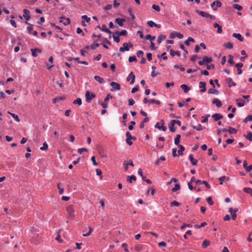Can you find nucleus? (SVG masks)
I'll list each match as a JSON object with an SVG mask.
<instances>
[{
    "instance_id": "obj_1",
    "label": "nucleus",
    "mask_w": 252,
    "mask_h": 252,
    "mask_svg": "<svg viewBox=\"0 0 252 252\" xmlns=\"http://www.w3.org/2000/svg\"><path fill=\"white\" fill-rule=\"evenodd\" d=\"M66 210L67 213L68 217L70 219H73L75 217V211L72 205H69L66 207Z\"/></svg>"
},
{
    "instance_id": "obj_2",
    "label": "nucleus",
    "mask_w": 252,
    "mask_h": 252,
    "mask_svg": "<svg viewBox=\"0 0 252 252\" xmlns=\"http://www.w3.org/2000/svg\"><path fill=\"white\" fill-rule=\"evenodd\" d=\"M195 12L199 15L201 16L202 17H207V18H211V19H213V20H214L215 19L216 17L215 16L212 15H211L206 12H204V11H199L198 10H196L195 11Z\"/></svg>"
},
{
    "instance_id": "obj_3",
    "label": "nucleus",
    "mask_w": 252,
    "mask_h": 252,
    "mask_svg": "<svg viewBox=\"0 0 252 252\" xmlns=\"http://www.w3.org/2000/svg\"><path fill=\"white\" fill-rule=\"evenodd\" d=\"M133 46V44L131 42L124 43L123 46L120 48L119 50L120 52H124L129 50V48Z\"/></svg>"
},
{
    "instance_id": "obj_4",
    "label": "nucleus",
    "mask_w": 252,
    "mask_h": 252,
    "mask_svg": "<svg viewBox=\"0 0 252 252\" xmlns=\"http://www.w3.org/2000/svg\"><path fill=\"white\" fill-rule=\"evenodd\" d=\"M164 122L163 120L160 121V123H157L155 125V127L157 128L160 130H162L163 131H165L166 130V127L164 126Z\"/></svg>"
},
{
    "instance_id": "obj_5",
    "label": "nucleus",
    "mask_w": 252,
    "mask_h": 252,
    "mask_svg": "<svg viewBox=\"0 0 252 252\" xmlns=\"http://www.w3.org/2000/svg\"><path fill=\"white\" fill-rule=\"evenodd\" d=\"M95 96V94L93 93H90L89 92L87 91L85 94L86 99L87 102H91L92 100Z\"/></svg>"
},
{
    "instance_id": "obj_6",
    "label": "nucleus",
    "mask_w": 252,
    "mask_h": 252,
    "mask_svg": "<svg viewBox=\"0 0 252 252\" xmlns=\"http://www.w3.org/2000/svg\"><path fill=\"white\" fill-rule=\"evenodd\" d=\"M237 211H238L237 209H236L234 210L233 209H232V208H230L229 209V212L230 213V214L231 215L232 220H236V217H237V215H236V213Z\"/></svg>"
},
{
    "instance_id": "obj_7",
    "label": "nucleus",
    "mask_w": 252,
    "mask_h": 252,
    "mask_svg": "<svg viewBox=\"0 0 252 252\" xmlns=\"http://www.w3.org/2000/svg\"><path fill=\"white\" fill-rule=\"evenodd\" d=\"M135 78V75L134 74L133 72H131L129 74V75L127 78V81H128L129 80H131L130 84H133L134 83Z\"/></svg>"
},
{
    "instance_id": "obj_8",
    "label": "nucleus",
    "mask_w": 252,
    "mask_h": 252,
    "mask_svg": "<svg viewBox=\"0 0 252 252\" xmlns=\"http://www.w3.org/2000/svg\"><path fill=\"white\" fill-rule=\"evenodd\" d=\"M126 142L127 144L128 145H130V146L132 144V142L131 141L132 140V136H131V135L130 134V133L128 131H127L126 132Z\"/></svg>"
},
{
    "instance_id": "obj_9",
    "label": "nucleus",
    "mask_w": 252,
    "mask_h": 252,
    "mask_svg": "<svg viewBox=\"0 0 252 252\" xmlns=\"http://www.w3.org/2000/svg\"><path fill=\"white\" fill-rule=\"evenodd\" d=\"M175 36H177L179 39H182L183 38V35L182 34H181V33L178 32H172L170 35V38H173Z\"/></svg>"
},
{
    "instance_id": "obj_10",
    "label": "nucleus",
    "mask_w": 252,
    "mask_h": 252,
    "mask_svg": "<svg viewBox=\"0 0 252 252\" xmlns=\"http://www.w3.org/2000/svg\"><path fill=\"white\" fill-rule=\"evenodd\" d=\"M23 12H24V14H23L24 18L27 21H29L30 19V11L28 10V9H24L23 10Z\"/></svg>"
},
{
    "instance_id": "obj_11",
    "label": "nucleus",
    "mask_w": 252,
    "mask_h": 252,
    "mask_svg": "<svg viewBox=\"0 0 252 252\" xmlns=\"http://www.w3.org/2000/svg\"><path fill=\"white\" fill-rule=\"evenodd\" d=\"M110 85L113 89L115 90H120L121 89L120 85L118 83L112 82L110 83Z\"/></svg>"
},
{
    "instance_id": "obj_12",
    "label": "nucleus",
    "mask_w": 252,
    "mask_h": 252,
    "mask_svg": "<svg viewBox=\"0 0 252 252\" xmlns=\"http://www.w3.org/2000/svg\"><path fill=\"white\" fill-rule=\"evenodd\" d=\"M126 21L125 19H121L117 18L115 19V22L119 25L120 26L123 27L124 26V23Z\"/></svg>"
},
{
    "instance_id": "obj_13",
    "label": "nucleus",
    "mask_w": 252,
    "mask_h": 252,
    "mask_svg": "<svg viewBox=\"0 0 252 252\" xmlns=\"http://www.w3.org/2000/svg\"><path fill=\"white\" fill-rule=\"evenodd\" d=\"M206 84L204 82H200L199 83V87L201 89L200 90V92L201 93H204L206 91Z\"/></svg>"
},
{
    "instance_id": "obj_14",
    "label": "nucleus",
    "mask_w": 252,
    "mask_h": 252,
    "mask_svg": "<svg viewBox=\"0 0 252 252\" xmlns=\"http://www.w3.org/2000/svg\"><path fill=\"white\" fill-rule=\"evenodd\" d=\"M226 82L228 84V86L231 87V86H235L236 83H234L231 78H227L226 79Z\"/></svg>"
},
{
    "instance_id": "obj_15",
    "label": "nucleus",
    "mask_w": 252,
    "mask_h": 252,
    "mask_svg": "<svg viewBox=\"0 0 252 252\" xmlns=\"http://www.w3.org/2000/svg\"><path fill=\"white\" fill-rule=\"evenodd\" d=\"M212 118L214 119V121H217L220 119H221L223 118V116L220 114L216 113L212 115Z\"/></svg>"
},
{
    "instance_id": "obj_16",
    "label": "nucleus",
    "mask_w": 252,
    "mask_h": 252,
    "mask_svg": "<svg viewBox=\"0 0 252 252\" xmlns=\"http://www.w3.org/2000/svg\"><path fill=\"white\" fill-rule=\"evenodd\" d=\"M61 22L63 23L65 26L68 25L70 23V20L69 18H66L65 17H62Z\"/></svg>"
},
{
    "instance_id": "obj_17",
    "label": "nucleus",
    "mask_w": 252,
    "mask_h": 252,
    "mask_svg": "<svg viewBox=\"0 0 252 252\" xmlns=\"http://www.w3.org/2000/svg\"><path fill=\"white\" fill-rule=\"evenodd\" d=\"M31 52L32 53V56L35 57L37 56V52H38V53H41V50L39 49H37V48H35V49H31Z\"/></svg>"
},
{
    "instance_id": "obj_18",
    "label": "nucleus",
    "mask_w": 252,
    "mask_h": 252,
    "mask_svg": "<svg viewBox=\"0 0 252 252\" xmlns=\"http://www.w3.org/2000/svg\"><path fill=\"white\" fill-rule=\"evenodd\" d=\"M213 103L215 104H216V105L217 106V107L218 108H220V107H221L222 106V103L221 102V101L218 99H214L213 101Z\"/></svg>"
},
{
    "instance_id": "obj_19",
    "label": "nucleus",
    "mask_w": 252,
    "mask_h": 252,
    "mask_svg": "<svg viewBox=\"0 0 252 252\" xmlns=\"http://www.w3.org/2000/svg\"><path fill=\"white\" fill-rule=\"evenodd\" d=\"M236 101L237 102L238 106L239 107H242L244 106L245 103V101L240 99H237L236 100Z\"/></svg>"
},
{
    "instance_id": "obj_20",
    "label": "nucleus",
    "mask_w": 252,
    "mask_h": 252,
    "mask_svg": "<svg viewBox=\"0 0 252 252\" xmlns=\"http://www.w3.org/2000/svg\"><path fill=\"white\" fill-rule=\"evenodd\" d=\"M232 36L235 38H237L240 41H243L244 40L243 37L242 36V35L240 33H234L232 34Z\"/></svg>"
},
{
    "instance_id": "obj_21",
    "label": "nucleus",
    "mask_w": 252,
    "mask_h": 252,
    "mask_svg": "<svg viewBox=\"0 0 252 252\" xmlns=\"http://www.w3.org/2000/svg\"><path fill=\"white\" fill-rule=\"evenodd\" d=\"M214 27L215 28H217V32L218 33H221L222 32V28L221 26L219 25L217 23L214 24Z\"/></svg>"
},
{
    "instance_id": "obj_22",
    "label": "nucleus",
    "mask_w": 252,
    "mask_h": 252,
    "mask_svg": "<svg viewBox=\"0 0 252 252\" xmlns=\"http://www.w3.org/2000/svg\"><path fill=\"white\" fill-rule=\"evenodd\" d=\"M116 34H117L118 36H125L127 34V31L125 30H122L120 32L117 31L116 32Z\"/></svg>"
},
{
    "instance_id": "obj_23",
    "label": "nucleus",
    "mask_w": 252,
    "mask_h": 252,
    "mask_svg": "<svg viewBox=\"0 0 252 252\" xmlns=\"http://www.w3.org/2000/svg\"><path fill=\"white\" fill-rule=\"evenodd\" d=\"M174 125L175 124L173 123L172 120L170 121V123L169 124L168 127L170 129V130L172 132H174L175 131V128H174Z\"/></svg>"
},
{
    "instance_id": "obj_24",
    "label": "nucleus",
    "mask_w": 252,
    "mask_h": 252,
    "mask_svg": "<svg viewBox=\"0 0 252 252\" xmlns=\"http://www.w3.org/2000/svg\"><path fill=\"white\" fill-rule=\"evenodd\" d=\"M181 88L184 90V92L186 93L190 90V88L186 84L181 85Z\"/></svg>"
},
{
    "instance_id": "obj_25",
    "label": "nucleus",
    "mask_w": 252,
    "mask_h": 252,
    "mask_svg": "<svg viewBox=\"0 0 252 252\" xmlns=\"http://www.w3.org/2000/svg\"><path fill=\"white\" fill-rule=\"evenodd\" d=\"M166 38V36L163 34L159 35L157 39V41L158 44H159L164 39Z\"/></svg>"
},
{
    "instance_id": "obj_26",
    "label": "nucleus",
    "mask_w": 252,
    "mask_h": 252,
    "mask_svg": "<svg viewBox=\"0 0 252 252\" xmlns=\"http://www.w3.org/2000/svg\"><path fill=\"white\" fill-rule=\"evenodd\" d=\"M189 159L192 165H196L197 163V160L194 159L192 155L189 156Z\"/></svg>"
},
{
    "instance_id": "obj_27",
    "label": "nucleus",
    "mask_w": 252,
    "mask_h": 252,
    "mask_svg": "<svg viewBox=\"0 0 252 252\" xmlns=\"http://www.w3.org/2000/svg\"><path fill=\"white\" fill-rule=\"evenodd\" d=\"M208 94H218L219 91L216 90L215 88L213 87L212 88L209 89Z\"/></svg>"
},
{
    "instance_id": "obj_28",
    "label": "nucleus",
    "mask_w": 252,
    "mask_h": 252,
    "mask_svg": "<svg viewBox=\"0 0 252 252\" xmlns=\"http://www.w3.org/2000/svg\"><path fill=\"white\" fill-rule=\"evenodd\" d=\"M170 54L172 57H174L175 55H177L178 57L181 56V54L179 51H175L173 49H171L170 50Z\"/></svg>"
},
{
    "instance_id": "obj_29",
    "label": "nucleus",
    "mask_w": 252,
    "mask_h": 252,
    "mask_svg": "<svg viewBox=\"0 0 252 252\" xmlns=\"http://www.w3.org/2000/svg\"><path fill=\"white\" fill-rule=\"evenodd\" d=\"M94 79L97 82H98L99 83H104V79L103 78L100 77L99 76H94Z\"/></svg>"
},
{
    "instance_id": "obj_30",
    "label": "nucleus",
    "mask_w": 252,
    "mask_h": 252,
    "mask_svg": "<svg viewBox=\"0 0 252 252\" xmlns=\"http://www.w3.org/2000/svg\"><path fill=\"white\" fill-rule=\"evenodd\" d=\"M8 113L12 116V117L16 121V122H20V119L18 116V115L14 114V113H12L10 112H8Z\"/></svg>"
},
{
    "instance_id": "obj_31",
    "label": "nucleus",
    "mask_w": 252,
    "mask_h": 252,
    "mask_svg": "<svg viewBox=\"0 0 252 252\" xmlns=\"http://www.w3.org/2000/svg\"><path fill=\"white\" fill-rule=\"evenodd\" d=\"M136 180V177L134 175H131L130 176L127 177V181L129 183H132V180L135 181Z\"/></svg>"
},
{
    "instance_id": "obj_32",
    "label": "nucleus",
    "mask_w": 252,
    "mask_h": 252,
    "mask_svg": "<svg viewBox=\"0 0 252 252\" xmlns=\"http://www.w3.org/2000/svg\"><path fill=\"white\" fill-rule=\"evenodd\" d=\"M243 191L247 193L250 194L252 196V189L250 188H244L243 189Z\"/></svg>"
},
{
    "instance_id": "obj_33",
    "label": "nucleus",
    "mask_w": 252,
    "mask_h": 252,
    "mask_svg": "<svg viewBox=\"0 0 252 252\" xmlns=\"http://www.w3.org/2000/svg\"><path fill=\"white\" fill-rule=\"evenodd\" d=\"M203 60L205 63H210L212 61V59L211 57H208L207 56L204 57L203 58Z\"/></svg>"
},
{
    "instance_id": "obj_34",
    "label": "nucleus",
    "mask_w": 252,
    "mask_h": 252,
    "mask_svg": "<svg viewBox=\"0 0 252 252\" xmlns=\"http://www.w3.org/2000/svg\"><path fill=\"white\" fill-rule=\"evenodd\" d=\"M232 7L239 11H241L243 9V7L238 4H233L232 5Z\"/></svg>"
},
{
    "instance_id": "obj_35",
    "label": "nucleus",
    "mask_w": 252,
    "mask_h": 252,
    "mask_svg": "<svg viewBox=\"0 0 252 252\" xmlns=\"http://www.w3.org/2000/svg\"><path fill=\"white\" fill-rule=\"evenodd\" d=\"M145 38L147 40H150L151 42H152L156 38L155 36H151V34H147L145 36Z\"/></svg>"
},
{
    "instance_id": "obj_36",
    "label": "nucleus",
    "mask_w": 252,
    "mask_h": 252,
    "mask_svg": "<svg viewBox=\"0 0 252 252\" xmlns=\"http://www.w3.org/2000/svg\"><path fill=\"white\" fill-rule=\"evenodd\" d=\"M227 131L230 134H233V133H236L237 132V130L235 128L230 126L228 127Z\"/></svg>"
},
{
    "instance_id": "obj_37",
    "label": "nucleus",
    "mask_w": 252,
    "mask_h": 252,
    "mask_svg": "<svg viewBox=\"0 0 252 252\" xmlns=\"http://www.w3.org/2000/svg\"><path fill=\"white\" fill-rule=\"evenodd\" d=\"M181 136L180 134H177L176 138H175L174 143L176 145H179L180 143Z\"/></svg>"
},
{
    "instance_id": "obj_38",
    "label": "nucleus",
    "mask_w": 252,
    "mask_h": 252,
    "mask_svg": "<svg viewBox=\"0 0 252 252\" xmlns=\"http://www.w3.org/2000/svg\"><path fill=\"white\" fill-rule=\"evenodd\" d=\"M101 30L103 32H105L107 33H111V31L109 29H107V28L106 27V26L105 25H102Z\"/></svg>"
},
{
    "instance_id": "obj_39",
    "label": "nucleus",
    "mask_w": 252,
    "mask_h": 252,
    "mask_svg": "<svg viewBox=\"0 0 252 252\" xmlns=\"http://www.w3.org/2000/svg\"><path fill=\"white\" fill-rule=\"evenodd\" d=\"M48 148V144L46 142H44L43 144V146L40 148V150L41 151H45L47 150Z\"/></svg>"
},
{
    "instance_id": "obj_40",
    "label": "nucleus",
    "mask_w": 252,
    "mask_h": 252,
    "mask_svg": "<svg viewBox=\"0 0 252 252\" xmlns=\"http://www.w3.org/2000/svg\"><path fill=\"white\" fill-rule=\"evenodd\" d=\"M245 137L250 140V141H252V132L251 131H249L248 132L247 134L246 135H245Z\"/></svg>"
},
{
    "instance_id": "obj_41",
    "label": "nucleus",
    "mask_w": 252,
    "mask_h": 252,
    "mask_svg": "<svg viewBox=\"0 0 252 252\" xmlns=\"http://www.w3.org/2000/svg\"><path fill=\"white\" fill-rule=\"evenodd\" d=\"M191 41V42H194V40L193 38H192L191 37H189L188 38V39L185 41V44L187 45V46H189L190 43H189V42Z\"/></svg>"
},
{
    "instance_id": "obj_42",
    "label": "nucleus",
    "mask_w": 252,
    "mask_h": 252,
    "mask_svg": "<svg viewBox=\"0 0 252 252\" xmlns=\"http://www.w3.org/2000/svg\"><path fill=\"white\" fill-rule=\"evenodd\" d=\"M73 104L81 105L82 104V100L80 98H77L73 101Z\"/></svg>"
},
{
    "instance_id": "obj_43",
    "label": "nucleus",
    "mask_w": 252,
    "mask_h": 252,
    "mask_svg": "<svg viewBox=\"0 0 252 252\" xmlns=\"http://www.w3.org/2000/svg\"><path fill=\"white\" fill-rule=\"evenodd\" d=\"M180 149L178 150V153L179 155H182L183 154V152L185 150V148L182 145H179Z\"/></svg>"
},
{
    "instance_id": "obj_44",
    "label": "nucleus",
    "mask_w": 252,
    "mask_h": 252,
    "mask_svg": "<svg viewBox=\"0 0 252 252\" xmlns=\"http://www.w3.org/2000/svg\"><path fill=\"white\" fill-rule=\"evenodd\" d=\"M224 46L228 49H232L233 48V44L231 42H227L224 44Z\"/></svg>"
},
{
    "instance_id": "obj_45",
    "label": "nucleus",
    "mask_w": 252,
    "mask_h": 252,
    "mask_svg": "<svg viewBox=\"0 0 252 252\" xmlns=\"http://www.w3.org/2000/svg\"><path fill=\"white\" fill-rule=\"evenodd\" d=\"M180 189V185L179 184H176L175 187L172 189V191L175 192Z\"/></svg>"
},
{
    "instance_id": "obj_46",
    "label": "nucleus",
    "mask_w": 252,
    "mask_h": 252,
    "mask_svg": "<svg viewBox=\"0 0 252 252\" xmlns=\"http://www.w3.org/2000/svg\"><path fill=\"white\" fill-rule=\"evenodd\" d=\"M209 245H210V242L208 240H205L203 241L202 244V246L203 248H205Z\"/></svg>"
},
{
    "instance_id": "obj_47",
    "label": "nucleus",
    "mask_w": 252,
    "mask_h": 252,
    "mask_svg": "<svg viewBox=\"0 0 252 252\" xmlns=\"http://www.w3.org/2000/svg\"><path fill=\"white\" fill-rule=\"evenodd\" d=\"M26 24L28 25V27H27V30L28 32L31 33V32L33 30V25L26 22Z\"/></svg>"
},
{
    "instance_id": "obj_48",
    "label": "nucleus",
    "mask_w": 252,
    "mask_h": 252,
    "mask_svg": "<svg viewBox=\"0 0 252 252\" xmlns=\"http://www.w3.org/2000/svg\"><path fill=\"white\" fill-rule=\"evenodd\" d=\"M60 183H58L57 188H58V189L59 190V194H63L64 192V189H63V188H60Z\"/></svg>"
},
{
    "instance_id": "obj_49",
    "label": "nucleus",
    "mask_w": 252,
    "mask_h": 252,
    "mask_svg": "<svg viewBox=\"0 0 252 252\" xmlns=\"http://www.w3.org/2000/svg\"><path fill=\"white\" fill-rule=\"evenodd\" d=\"M248 121H252V115H248L244 120V123H247Z\"/></svg>"
},
{
    "instance_id": "obj_50",
    "label": "nucleus",
    "mask_w": 252,
    "mask_h": 252,
    "mask_svg": "<svg viewBox=\"0 0 252 252\" xmlns=\"http://www.w3.org/2000/svg\"><path fill=\"white\" fill-rule=\"evenodd\" d=\"M191 127L193 128L196 129L198 131H200V130H202V126L200 124H199L198 126H195L192 125Z\"/></svg>"
},
{
    "instance_id": "obj_51",
    "label": "nucleus",
    "mask_w": 252,
    "mask_h": 252,
    "mask_svg": "<svg viewBox=\"0 0 252 252\" xmlns=\"http://www.w3.org/2000/svg\"><path fill=\"white\" fill-rule=\"evenodd\" d=\"M173 67L175 68V69H179L180 71H185V68L182 66V65L181 66H179L178 65H174Z\"/></svg>"
},
{
    "instance_id": "obj_52",
    "label": "nucleus",
    "mask_w": 252,
    "mask_h": 252,
    "mask_svg": "<svg viewBox=\"0 0 252 252\" xmlns=\"http://www.w3.org/2000/svg\"><path fill=\"white\" fill-rule=\"evenodd\" d=\"M92 231H93L92 228L90 226H89V231L88 232V233H87L86 234H83V236H84V237L89 236L92 233Z\"/></svg>"
},
{
    "instance_id": "obj_53",
    "label": "nucleus",
    "mask_w": 252,
    "mask_h": 252,
    "mask_svg": "<svg viewBox=\"0 0 252 252\" xmlns=\"http://www.w3.org/2000/svg\"><path fill=\"white\" fill-rule=\"evenodd\" d=\"M83 21L85 20L87 22H89L91 21L90 18L88 17L87 15H83L81 17Z\"/></svg>"
},
{
    "instance_id": "obj_54",
    "label": "nucleus",
    "mask_w": 252,
    "mask_h": 252,
    "mask_svg": "<svg viewBox=\"0 0 252 252\" xmlns=\"http://www.w3.org/2000/svg\"><path fill=\"white\" fill-rule=\"evenodd\" d=\"M149 102L150 103H156L158 105H159L160 104V101L159 100H155L154 99L150 100Z\"/></svg>"
},
{
    "instance_id": "obj_55",
    "label": "nucleus",
    "mask_w": 252,
    "mask_h": 252,
    "mask_svg": "<svg viewBox=\"0 0 252 252\" xmlns=\"http://www.w3.org/2000/svg\"><path fill=\"white\" fill-rule=\"evenodd\" d=\"M152 8H153V9H154V10H155L156 11H157L158 12H159L160 10L159 6L158 5L153 4L152 5Z\"/></svg>"
},
{
    "instance_id": "obj_56",
    "label": "nucleus",
    "mask_w": 252,
    "mask_h": 252,
    "mask_svg": "<svg viewBox=\"0 0 252 252\" xmlns=\"http://www.w3.org/2000/svg\"><path fill=\"white\" fill-rule=\"evenodd\" d=\"M206 200H207V202H208V203L209 204H210V205H212L214 204V202L212 200V199L211 197H208L206 199Z\"/></svg>"
},
{
    "instance_id": "obj_57",
    "label": "nucleus",
    "mask_w": 252,
    "mask_h": 252,
    "mask_svg": "<svg viewBox=\"0 0 252 252\" xmlns=\"http://www.w3.org/2000/svg\"><path fill=\"white\" fill-rule=\"evenodd\" d=\"M83 152H88V149L86 148H79L78 149V152L81 154Z\"/></svg>"
},
{
    "instance_id": "obj_58",
    "label": "nucleus",
    "mask_w": 252,
    "mask_h": 252,
    "mask_svg": "<svg viewBox=\"0 0 252 252\" xmlns=\"http://www.w3.org/2000/svg\"><path fill=\"white\" fill-rule=\"evenodd\" d=\"M147 24L150 27H155L156 25V24L154 23L153 21H149Z\"/></svg>"
},
{
    "instance_id": "obj_59",
    "label": "nucleus",
    "mask_w": 252,
    "mask_h": 252,
    "mask_svg": "<svg viewBox=\"0 0 252 252\" xmlns=\"http://www.w3.org/2000/svg\"><path fill=\"white\" fill-rule=\"evenodd\" d=\"M135 122L134 121H131L130 122V125L128 126V129L129 130H132L133 129V126L135 125Z\"/></svg>"
},
{
    "instance_id": "obj_60",
    "label": "nucleus",
    "mask_w": 252,
    "mask_h": 252,
    "mask_svg": "<svg viewBox=\"0 0 252 252\" xmlns=\"http://www.w3.org/2000/svg\"><path fill=\"white\" fill-rule=\"evenodd\" d=\"M228 58H229V59L228 60V63L230 64H233V57L230 55L228 56Z\"/></svg>"
},
{
    "instance_id": "obj_61",
    "label": "nucleus",
    "mask_w": 252,
    "mask_h": 252,
    "mask_svg": "<svg viewBox=\"0 0 252 252\" xmlns=\"http://www.w3.org/2000/svg\"><path fill=\"white\" fill-rule=\"evenodd\" d=\"M96 173L97 175L100 176V179H101L102 178V177L101 176V174H102L101 170L99 169H96Z\"/></svg>"
},
{
    "instance_id": "obj_62",
    "label": "nucleus",
    "mask_w": 252,
    "mask_h": 252,
    "mask_svg": "<svg viewBox=\"0 0 252 252\" xmlns=\"http://www.w3.org/2000/svg\"><path fill=\"white\" fill-rule=\"evenodd\" d=\"M67 60L68 61H71L72 60L77 61L78 62L79 61V58H72V57H67Z\"/></svg>"
},
{
    "instance_id": "obj_63",
    "label": "nucleus",
    "mask_w": 252,
    "mask_h": 252,
    "mask_svg": "<svg viewBox=\"0 0 252 252\" xmlns=\"http://www.w3.org/2000/svg\"><path fill=\"white\" fill-rule=\"evenodd\" d=\"M99 44L98 43H94L91 46V48L92 49H95L96 48L98 47Z\"/></svg>"
},
{
    "instance_id": "obj_64",
    "label": "nucleus",
    "mask_w": 252,
    "mask_h": 252,
    "mask_svg": "<svg viewBox=\"0 0 252 252\" xmlns=\"http://www.w3.org/2000/svg\"><path fill=\"white\" fill-rule=\"evenodd\" d=\"M138 90H139V86L138 85H136L135 87L132 88V89L131 90V93L132 94H133V93H135L136 92H137Z\"/></svg>"
}]
</instances>
